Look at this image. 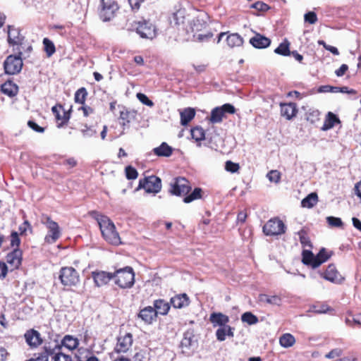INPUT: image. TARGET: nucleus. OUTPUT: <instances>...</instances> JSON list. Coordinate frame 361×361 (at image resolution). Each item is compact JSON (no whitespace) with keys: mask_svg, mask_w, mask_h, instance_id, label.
<instances>
[{"mask_svg":"<svg viewBox=\"0 0 361 361\" xmlns=\"http://www.w3.org/2000/svg\"><path fill=\"white\" fill-rule=\"evenodd\" d=\"M97 221L104 238L112 245H119L121 238L114 223L105 216H101L97 219Z\"/></svg>","mask_w":361,"mask_h":361,"instance_id":"1","label":"nucleus"},{"mask_svg":"<svg viewBox=\"0 0 361 361\" xmlns=\"http://www.w3.org/2000/svg\"><path fill=\"white\" fill-rule=\"evenodd\" d=\"M114 283L121 288H130L135 283V273L131 267L116 269L114 273Z\"/></svg>","mask_w":361,"mask_h":361,"instance_id":"2","label":"nucleus"},{"mask_svg":"<svg viewBox=\"0 0 361 361\" xmlns=\"http://www.w3.org/2000/svg\"><path fill=\"white\" fill-rule=\"evenodd\" d=\"M302 262L304 264L311 266L313 269L317 268L322 263L326 262L331 257L325 248H322L317 255L312 251L304 250L302 252Z\"/></svg>","mask_w":361,"mask_h":361,"instance_id":"3","label":"nucleus"},{"mask_svg":"<svg viewBox=\"0 0 361 361\" xmlns=\"http://www.w3.org/2000/svg\"><path fill=\"white\" fill-rule=\"evenodd\" d=\"M8 42L13 47V51L23 54L21 48L26 47V40L25 37L20 34V30L13 25L8 26Z\"/></svg>","mask_w":361,"mask_h":361,"instance_id":"4","label":"nucleus"},{"mask_svg":"<svg viewBox=\"0 0 361 361\" xmlns=\"http://www.w3.org/2000/svg\"><path fill=\"white\" fill-rule=\"evenodd\" d=\"M132 29L143 39H152L157 37L156 27L149 20L135 21Z\"/></svg>","mask_w":361,"mask_h":361,"instance_id":"5","label":"nucleus"},{"mask_svg":"<svg viewBox=\"0 0 361 361\" xmlns=\"http://www.w3.org/2000/svg\"><path fill=\"white\" fill-rule=\"evenodd\" d=\"M23 54H11L4 62L5 73L15 75L20 72L23 68Z\"/></svg>","mask_w":361,"mask_h":361,"instance_id":"6","label":"nucleus"},{"mask_svg":"<svg viewBox=\"0 0 361 361\" xmlns=\"http://www.w3.org/2000/svg\"><path fill=\"white\" fill-rule=\"evenodd\" d=\"M59 279L65 286H75L80 281L78 272L71 267H62L59 271Z\"/></svg>","mask_w":361,"mask_h":361,"instance_id":"7","label":"nucleus"},{"mask_svg":"<svg viewBox=\"0 0 361 361\" xmlns=\"http://www.w3.org/2000/svg\"><path fill=\"white\" fill-rule=\"evenodd\" d=\"M141 188L147 193H158L161 189V178L156 176H150L140 179L137 190Z\"/></svg>","mask_w":361,"mask_h":361,"instance_id":"8","label":"nucleus"},{"mask_svg":"<svg viewBox=\"0 0 361 361\" xmlns=\"http://www.w3.org/2000/svg\"><path fill=\"white\" fill-rule=\"evenodd\" d=\"M197 347V340L192 330L189 329L183 334V338L180 341V348L181 352L185 355H190Z\"/></svg>","mask_w":361,"mask_h":361,"instance_id":"9","label":"nucleus"},{"mask_svg":"<svg viewBox=\"0 0 361 361\" xmlns=\"http://www.w3.org/2000/svg\"><path fill=\"white\" fill-rule=\"evenodd\" d=\"M191 190L189 181L183 177H178L171 183L169 192L176 196H184Z\"/></svg>","mask_w":361,"mask_h":361,"instance_id":"10","label":"nucleus"},{"mask_svg":"<svg viewBox=\"0 0 361 361\" xmlns=\"http://www.w3.org/2000/svg\"><path fill=\"white\" fill-rule=\"evenodd\" d=\"M118 9V6L115 1L101 0L100 18L104 22L110 20L114 17L115 13Z\"/></svg>","mask_w":361,"mask_h":361,"instance_id":"11","label":"nucleus"},{"mask_svg":"<svg viewBox=\"0 0 361 361\" xmlns=\"http://www.w3.org/2000/svg\"><path fill=\"white\" fill-rule=\"evenodd\" d=\"M285 231V224L276 218L269 220L263 226V232L266 235H278L284 233Z\"/></svg>","mask_w":361,"mask_h":361,"instance_id":"12","label":"nucleus"},{"mask_svg":"<svg viewBox=\"0 0 361 361\" xmlns=\"http://www.w3.org/2000/svg\"><path fill=\"white\" fill-rule=\"evenodd\" d=\"M42 222L49 229V233L45 236V241L49 244L54 243L61 236V231L58 224L49 216H46Z\"/></svg>","mask_w":361,"mask_h":361,"instance_id":"13","label":"nucleus"},{"mask_svg":"<svg viewBox=\"0 0 361 361\" xmlns=\"http://www.w3.org/2000/svg\"><path fill=\"white\" fill-rule=\"evenodd\" d=\"M133 344V336L130 333L126 334L123 336H119L117 338V343L111 353L116 354L126 353L131 348Z\"/></svg>","mask_w":361,"mask_h":361,"instance_id":"14","label":"nucleus"},{"mask_svg":"<svg viewBox=\"0 0 361 361\" xmlns=\"http://www.w3.org/2000/svg\"><path fill=\"white\" fill-rule=\"evenodd\" d=\"M24 337L27 344L31 348H36L43 343V339L39 332L33 329L27 330L24 334Z\"/></svg>","mask_w":361,"mask_h":361,"instance_id":"15","label":"nucleus"},{"mask_svg":"<svg viewBox=\"0 0 361 361\" xmlns=\"http://www.w3.org/2000/svg\"><path fill=\"white\" fill-rule=\"evenodd\" d=\"M320 274L324 279L334 283H341L344 280L334 264H329L326 271Z\"/></svg>","mask_w":361,"mask_h":361,"instance_id":"16","label":"nucleus"},{"mask_svg":"<svg viewBox=\"0 0 361 361\" xmlns=\"http://www.w3.org/2000/svg\"><path fill=\"white\" fill-rule=\"evenodd\" d=\"M92 276L95 285L98 287H101L107 284L111 279H114L113 273L106 272L104 271H92Z\"/></svg>","mask_w":361,"mask_h":361,"instance_id":"17","label":"nucleus"},{"mask_svg":"<svg viewBox=\"0 0 361 361\" xmlns=\"http://www.w3.org/2000/svg\"><path fill=\"white\" fill-rule=\"evenodd\" d=\"M6 259L11 270L18 269L22 260L21 250L18 248H15L6 255Z\"/></svg>","mask_w":361,"mask_h":361,"instance_id":"18","label":"nucleus"},{"mask_svg":"<svg viewBox=\"0 0 361 361\" xmlns=\"http://www.w3.org/2000/svg\"><path fill=\"white\" fill-rule=\"evenodd\" d=\"M209 321L214 327H221L227 325L229 317L221 312H212L209 316Z\"/></svg>","mask_w":361,"mask_h":361,"instance_id":"19","label":"nucleus"},{"mask_svg":"<svg viewBox=\"0 0 361 361\" xmlns=\"http://www.w3.org/2000/svg\"><path fill=\"white\" fill-rule=\"evenodd\" d=\"M250 43L257 49H264L268 47L271 44V40L268 37H266L259 33L250 38Z\"/></svg>","mask_w":361,"mask_h":361,"instance_id":"20","label":"nucleus"},{"mask_svg":"<svg viewBox=\"0 0 361 361\" xmlns=\"http://www.w3.org/2000/svg\"><path fill=\"white\" fill-rule=\"evenodd\" d=\"M137 112L133 110H128V109L123 108L120 111L119 120L121 124L125 127L128 126L130 122L134 121L136 118Z\"/></svg>","mask_w":361,"mask_h":361,"instance_id":"21","label":"nucleus"},{"mask_svg":"<svg viewBox=\"0 0 361 361\" xmlns=\"http://www.w3.org/2000/svg\"><path fill=\"white\" fill-rule=\"evenodd\" d=\"M298 112L297 106L295 103H288L281 104V116L286 119L290 120L296 116Z\"/></svg>","mask_w":361,"mask_h":361,"instance_id":"22","label":"nucleus"},{"mask_svg":"<svg viewBox=\"0 0 361 361\" xmlns=\"http://www.w3.org/2000/svg\"><path fill=\"white\" fill-rule=\"evenodd\" d=\"M138 317L146 324H151L157 317V314L154 309L151 306H148L140 310Z\"/></svg>","mask_w":361,"mask_h":361,"instance_id":"23","label":"nucleus"},{"mask_svg":"<svg viewBox=\"0 0 361 361\" xmlns=\"http://www.w3.org/2000/svg\"><path fill=\"white\" fill-rule=\"evenodd\" d=\"M170 302L174 308L180 309L189 305V298L185 293L178 294L172 297Z\"/></svg>","mask_w":361,"mask_h":361,"instance_id":"24","label":"nucleus"},{"mask_svg":"<svg viewBox=\"0 0 361 361\" xmlns=\"http://www.w3.org/2000/svg\"><path fill=\"white\" fill-rule=\"evenodd\" d=\"M233 337L234 336V328L229 325L219 327L216 331V337L219 341H224L226 340V336Z\"/></svg>","mask_w":361,"mask_h":361,"instance_id":"25","label":"nucleus"},{"mask_svg":"<svg viewBox=\"0 0 361 361\" xmlns=\"http://www.w3.org/2000/svg\"><path fill=\"white\" fill-rule=\"evenodd\" d=\"M61 350V345L57 340H54L52 342L45 343L44 346V354H47L49 357V355L54 356L57 353H60Z\"/></svg>","mask_w":361,"mask_h":361,"instance_id":"26","label":"nucleus"},{"mask_svg":"<svg viewBox=\"0 0 361 361\" xmlns=\"http://www.w3.org/2000/svg\"><path fill=\"white\" fill-rule=\"evenodd\" d=\"M153 152L158 157H169L172 154L173 149L166 142H162L160 146L153 149Z\"/></svg>","mask_w":361,"mask_h":361,"instance_id":"27","label":"nucleus"},{"mask_svg":"<svg viewBox=\"0 0 361 361\" xmlns=\"http://www.w3.org/2000/svg\"><path fill=\"white\" fill-rule=\"evenodd\" d=\"M154 307L157 315V314L166 315L170 309L169 303L162 299L155 300Z\"/></svg>","mask_w":361,"mask_h":361,"instance_id":"28","label":"nucleus"},{"mask_svg":"<svg viewBox=\"0 0 361 361\" xmlns=\"http://www.w3.org/2000/svg\"><path fill=\"white\" fill-rule=\"evenodd\" d=\"M180 124L186 126L193 119L195 116V111L192 108H185L180 112Z\"/></svg>","mask_w":361,"mask_h":361,"instance_id":"29","label":"nucleus"},{"mask_svg":"<svg viewBox=\"0 0 361 361\" xmlns=\"http://www.w3.org/2000/svg\"><path fill=\"white\" fill-rule=\"evenodd\" d=\"M1 92L10 97H14L17 94L18 87L11 81H7L1 85Z\"/></svg>","mask_w":361,"mask_h":361,"instance_id":"30","label":"nucleus"},{"mask_svg":"<svg viewBox=\"0 0 361 361\" xmlns=\"http://www.w3.org/2000/svg\"><path fill=\"white\" fill-rule=\"evenodd\" d=\"M258 300L262 303H267L273 305H280L281 303V298L279 295H269L267 294H260L258 297Z\"/></svg>","mask_w":361,"mask_h":361,"instance_id":"31","label":"nucleus"},{"mask_svg":"<svg viewBox=\"0 0 361 361\" xmlns=\"http://www.w3.org/2000/svg\"><path fill=\"white\" fill-rule=\"evenodd\" d=\"M243 42V37L238 33H231L226 37V42L230 48L240 47Z\"/></svg>","mask_w":361,"mask_h":361,"instance_id":"32","label":"nucleus"},{"mask_svg":"<svg viewBox=\"0 0 361 361\" xmlns=\"http://www.w3.org/2000/svg\"><path fill=\"white\" fill-rule=\"evenodd\" d=\"M60 344L62 346L66 347V348L73 350L78 348L79 345V341L78 338H74L72 336L66 335L63 337Z\"/></svg>","mask_w":361,"mask_h":361,"instance_id":"33","label":"nucleus"},{"mask_svg":"<svg viewBox=\"0 0 361 361\" xmlns=\"http://www.w3.org/2000/svg\"><path fill=\"white\" fill-rule=\"evenodd\" d=\"M191 135L197 142L204 140L205 139V132L200 126H196L191 129ZM197 147H201V143H197Z\"/></svg>","mask_w":361,"mask_h":361,"instance_id":"34","label":"nucleus"},{"mask_svg":"<svg viewBox=\"0 0 361 361\" xmlns=\"http://www.w3.org/2000/svg\"><path fill=\"white\" fill-rule=\"evenodd\" d=\"M317 202L318 196L317 193L312 192L302 200L301 204L303 207L312 208L317 204Z\"/></svg>","mask_w":361,"mask_h":361,"instance_id":"35","label":"nucleus"},{"mask_svg":"<svg viewBox=\"0 0 361 361\" xmlns=\"http://www.w3.org/2000/svg\"><path fill=\"white\" fill-rule=\"evenodd\" d=\"M290 42L286 39L281 42L279 46L275 49L274 52L276 54L281 56H289L290 55V51L289 49Z\"/></svg>","mask_w":361,"mask_h":361,"instance_id":"36","label":"nucleus"},{"mask_svg":"<svg viewBox=\"0 0 361 361\" xmlns=\"http://www.w3.org/2000/svg\"><path fill=\"white\" fill-rule=\"evenodd\" d=\"M336 123H340L339 118L334 113L329 112L322 129L328 130L332 128Z\"/></svg>","mask_w":361,"mask_h":361,"instance_id":"37","label":"nucleus"},{"mask_svg":"<svg viewBox=\"0 0 361 361\" xmlns=\"http://www.w3.org/2000/svg\"><path fill=\"white\" fill-rule=\"evenodd\" d=\"M224 114L220 106L215 107L211 112L210 121L212 123H221L223 120Z\"/></svg>","mask_w":361,"mask_h":361,"instance_id":"38","label":"nucleus"},{"mask_svg":"<svg viewBox=\"0 0 361 361\" xmlns=\"http://www.w3.org/2000/svg\"><path fill=\"white\" fill-rule=\"evenodd\" d=\"M295 342V339L290 334H285L281 336L279 343L284 348L291 347Z\"/></svg>","mask_w":361,"mask_h":361,"instance_id":"39","label":"nucleus"},{"mask_svg":"<svg viewBox=\"0 0 361 361\" xmlns=\"http://www.w3.org/2000/svg\"><path fill=\"white\" fill-rule=\"evenodd\" d=\"M202 190L200 188H195L194 190L189 195L183 198L185 203H190L195 200L200 199L202 197Z\"/></svg>","mask_w":361,"mask_h":361,"instance_id":"40","label":"nucleus"},{"mask_svg":"<svg viewBox=\"0 0 361 361\" xmlns=\"http://www.w3.org/2000/svg\"><path fill=\"white\" fill-rule=\"evenodd\" d=\"M185 11L178 10L173 14L171 23H174L176 25H180L185 23Z\"/></svg>","mask_w":361,"mask_h":361,"instance_id":"41","label":"nucleus"},{"mask_svg":"<svg viewBox=\"0 0 361 361\" xmlns=\"http://www.w3.org/2000/svg\"><path fill=\"white\" fill-rule=\"evenodd\" d=\"M241 320L243 322L247 323L249 325L255 324L259 321L257 317L250 312L243 313L241 316Z\"/></svg>","mask_w":361,"mask_h":361,"instance_id":"42","label":"nucleus"},{"mask_svg":"<svg viewBox=\"0 0 361 361\" xmlns=\"http://www.w3.org/2000/svg\"><path fill=\"white\" fill-rule=\"evenodd\" d=\"M297 234L299 235L300 242L302 247H308L310 248L312 247L310 238L305 230H300L297 233Z\"/></svg>","mask_w":361,"mask_h":361,"instance_id":"43","label":"nucleus"},{"mask_svg":"<svg viewBox=\"0 0 361 361\" xmlns=\"http://www.w3.org/2000/svg\"><path fill=\"white\" fill-rule=\"evenodd\" d=\"M87 95V90L85 87L78 90L75 94V102L79 104H84Z\"/></svg>","mask_w":361,"mask_h":361,"instance_id":"44","label":"nucleus"},{"mask_svg":"<svg viewBox=\"0 0 361 361\" xmlns=\"http://www.w3.org/2000/svg\"><path fill=\"white\" fill-rule=\"evenodd\" d=\"M43 44L47 56H51L56 51L54 43L48 38H44L43 39Z\"/></svg>","mask_w":361,"mask_h":361,"instance_id":"45","label":"nucleus"},{"mask_svg":"<svg viewBox=\"0 0 361 361\" xmlns=\"http://www.w3.org/2000/svg\"><path fill=\"white\" fill-rule=\"evenodd\" d=\"M125 172L126 176L128 180H134L137 178L138 173L137 170L131 166H126L125 169Z\"/></svg>","mask_w":361,"mask_h":361,"instance_id":"46","label":"nucleus"},{"mask_svg":"<svg viewBox=\"0 0 361 361\" xmlns=\"http://www.w3.org/2000/svg\"><path fill=\"white\" fill-rule=\"evenodd\" d=\"M213 34L210 32L206 34H198L194 35V40L200 42H208L211 38H212Z\"/></svg>","mask_w":361,"mask_h":361,"instance_id":"47","label":"nucleus"},{"mask_svg":"<svg viewBox=\"0 0 361 361\" xmlns=\"http://www.w3.org/2000/svg\"><path fill=\"white\" fill-rule=\"evenodd\" d=\"M205 25L204 22H202L200 19L198 18H194L191 22V29L192 31H199L201 30L202 27H204Z\"/></svg>","mask_w":361,"mask_h":361,"instance_id":"48","label":"nucleus"},{"mask_svg":"<svg viewBox=\"0 0 361 361\" xmlns=\"http://www.w3.org/2000/svg\"><path fill=\"white\" fill-rule=\"evenodd\" d=\"M240 169L239 164L231 161H227L225 163V169L231 173H235Z\"/></svg>","mask_w":361,"mask_h":361,"instance_id":"49","label":"nucleus"},{"mask_svg":"<svg viewBox=\"0 0 361 361\" xmlns=\"http://www.w3.org/2000/svg\"><path fill=\"white\" fill-rule=\"evenodd\" d=\"M326 220L328 224L334 227H341L343 225L341 219L338 217L329 216Z\"/></svg>","mask_w":361,"mask_h":361,"instance_id":"50","label":"nucleus"},{"mask_svg":"<svg viewBox=\"0 0 361 361\" xmlns=\"http://www.w3.org/2000/svg\"><path fill=\"white\" fill-rule=\"evenodd\" d=\"M305 21L310 24H314L317 21V14L313 11H310L304 16Z\"/></svg>","mask_w":361,"mask_h":361,"instance_id":"51","label":"nucleus"},{"mask_svg":"<svg viewBox=\"0 0 361 361\" xmlns=\"http://www.w3.org/2000/svg\"><path fill=\"white\" fill-rule=\"evenodd\" d=\"M137 98L139 99L140 102L148 106H152L154 105L153 102L150 100L145 94L140 92L137 93Z\"/></svg>","mask_w":361,"mask_h":361,"instance_id":"52","label":"nucleus"},{"mask_svg":"<svg viewBox=\"0 0 361 361\" xmlns=\"http://www.w3.org/2000/svg\"><path fill=\"white\" fill-rule=\"evenodd\" d=\"M90 355V353L85 350L79 349L78 353L75 354V357L77 361H85L88 356Z\"/></svg>","mask_w":361,"mask_h":361,"instance_id":"53","label":"nucleus"},{"mask_svg":"<svg viewBox=\"0 0 361 361\" xmlns=\"http://www.w3.org/2000/svg\"><path fill=\"white\" fill-rule=\"evenodd\" d=\"M251 8H255L259 11H266L269 9V6L262 1L255 2L251 6Z\"/></svg>","mask_w":361,"mask_h":361,"instance_id":"54","label":"nucleus"},{"mask_svg":"<svg viewBox=\"0 0 361 361\" xmlns=\"http://www.w3.org/2000/svg\"><path fill=\"white\" fill-rule=\"evenodd\" d=\"M267 178L271 182L278 183L280 180V173L276 170L271 171L267 173Z\"/></svg>","mask_w":361,"mask_h":361,"instance_id":"55","label":"nucleus"},{"mask_svg":"<svg viewBox=\"0 0 361 361\" xmlns=\"http://www.w3.org/2000/svg\"><path fill=\"white\" fill-rule=\"evenodd\" d=\"M343 353V350L341 348H335L331 350L329 353L325 355L327 359H333L337 357H340Z\"/></svg>","mask_w":361,"mask_h":361,"instance_id":"56","label":"nucleus"},{"mask_svg":"<svg viewBox=\"0 0 361 361\" xmlns=\"http://www.w3.org/2000/svg\"><path fill=\"white\" fill-rule=\"evenodd\" d=\"M11 245L12 247H16V248H18L20 243V240L18 237V233L16 231H13L11 233Z\"/></svg>","mask_w":361,"mask_h":361,"instance_id":"57","label":"nucleus"},{"mask_svg":"<svg viewBox=\"0 0 361 361\" xmlns=\"http://www.w3.org/2000/svg\"><path fill=\"white\" fill-rule=\"evenodd\" d=\"M54 361H72V357L70 355H66L61 352L57 353L54 357Z\"/></svg>","mask_w":361,"mask_h":361,"instance_id":"58","label":"nucleus"},{"mask_svg":"<svg viewBox=\"0 0 361 361\" xmlns=\"http://www.w3.org/2000/svg\"><path fill=\"white\" fill-rule=\"evenodd\" d=\"M109 357L112 361H131L129 358L126 357L124 355L116 354V353H110Z\"/></svg>","mask_w":361,"mask_h":361,"instance_id":"59","label":"nucleus"},{"mask_svg":"<svg viewBox=\"0 0 361 361\" xmlns=\"http://www.w3.org/2000/svg\"><path fill=\"white\" fill-rule=\"evenodd\" d=\"M220 107L224 115L226 113L233 114L235 112V107L231 104H225Z\"/></svg>","mask_w":361,"mask_h":361,"instance_id":"60","label":"nucleus"},{"mask_svg":"<svg viewBox=\"0 0 361 361\" xmlns=\"http://www.w3.org/2000/svg\"><path fill=\"white\" fill-rule=\"evenodd\" d=\"M85 128H86L85 129H82L81 130L82 135L84 137H91L97 133L96 130L94 129H93L92 128L87 127V126H85Z\"/></svg>","mask_w":361,"mask_h":361,"instance_id":"61","label":"nucleus"},{"mask_svg":"<svg viewBox=\"0 0 361 361\" xmlns=\"http://www.w3.org/2000/svg\"><path fill=\"white\" fill-rule=\"evenodd\" d=\"M60 110H63V106L61 105H56V106H54L52 108H51V111H52V113L56 117V119L57 121H61V115L60 114Z\"/></svg>","mask_w":361,"mask_h":361,"instance_id":"62","label":"nucleus"},{"mask_svg":"<svg viewBox=\"0 0 361 361\" xmlns=\"http://www.w3.org/2000/svg\"><path fill=\"white\" fill-rule=\"evenodd\" d=\"M27 125L30 128L36 132L43 133L44 131V128L39 126L35 122L32 121H29Z\"/></svg>","mask_w":361,"mask_h":361,"instance_id":"63","label":"nucleus"},{"mask_svg":"<svg viewBox=\"0 0 361 361\" xmlns=\"http://www.w3.org/2000/svg\"><path fill=\"white\" fill-rule=\"evenodd\" d=\"M26 361H49V357L47 354L40 353L38 354L37 357H32Z\"/></svg>","mask_w":361,"mask_h":361,"instance_id":"64","label":"nucleus"}]
</instances>
